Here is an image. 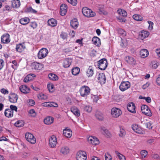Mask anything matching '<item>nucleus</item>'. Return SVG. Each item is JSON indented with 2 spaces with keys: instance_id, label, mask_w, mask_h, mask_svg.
<instances>
[{
  "instance_id": "1",
  "label": "nucleus",
  "mask_w": 160,
  "mask_h": 160,
  "mask_svg": "<svg viewBox=\"0 0 160 160\" xmlns=\"http://www.w3.org/2000/svg\"><path fill=\"white\" fill-rule=\"evenodd\" d=\"M82 12L85 16L88 18L94 17L95 15V13L94 12L87 7L83 8L82 9Z\"/></svg>"
},
{
  "instance_id": "2",
  "label": "nucleus",
  "mask_w": 160,
  "mask_h": 160,
  "mask_svg": "<svg viewBox=\"0 0 160 160\" xmlns=\"http://www.w3.org/2000/svg\"><path fill=\"white\" fill-rule=\"evenodd\" d=\"M90 89L89 88L86 86H84L81 88L79 92L81 95L83 97H86L90 93Z\"/></svg>"
},
{
  "instance_id": "3",
  "label": "nucleus",
  "mask_w": 160,
  "mask_h": 160,
  "mask_svg": "<svg viewBox=\"0 0 160 160\" xmlns=\"http://www.w3.org/2000/svg\"><path fill=\"white\" fill-rule=\"evenodd\" d=\"M107 66V61L105 58H103L98 62V68L101 70H104Z\"/></svg>"
},
{
  "instance_id": "4",
  "label": "nucleus",
  "mask_w": 160,
  "mask_h": 160,
  "mask_svg": "<svg viewBox=\"0 0 160 160\" xmlns=\"http://www.w3.org/2000/svg\"><path fill=\"white\" fill-rule=\"evenodd\" d=\"M25 137L26 140L32 144H34L36 142L35 138L31 133H26Z\"/></svg>"
},
{
  "instance_id": "5",
  "label": "nucleus",
  "mask_w": 160,
  "mask_h": 160,
  "mask_svg": "<svg viewBox=\"0 0 160 160\" xmlns=\"http://www.w3.org/2000/svg\"><path fill=\"white\" fill-rule=\"evenodd\" d=\"M48 50L46 48H42L40 50L38 53V57L39 59H42L45 58L48 53Z\"/></svg>"
},
{
  "instance_id": "6",
  "label": "nucleus",
  "mask_w": 160,
  "mask_h": 160,
  "mask_svg": "<svg viewBox=\"0 0 160 160\" xmlns=\"http://www.w3.org/2000/svg\"><path fill=\"white\" fill-rule=\"evenodd\" d=\"M130 87V83L128 81L122 82L119 86V89L122 91H124Z\"/></svg>"
},
{
  "instance_id": "7",
  "label": "nucleus",
  "mask_w": 160,
  "mask_h": 160,
  "mask_svg": "<svg viewBox=\"0 0 160 160\" xmlns=\"http://www.w3.org/2000/svg\"><path fill=\"white\" fill-rule=\"evenodd\" d=\"M111 113L113 117L117 118L121 114L122 112L119 109L113 108L111 110Z\"/></svg>"
},
{
  "instance_id": "8",
  "label": "nucleus",
  "mask_w": 160,
  "mask_h": 160,
  "mask_svg": "<svg viewBox=\"0 0 160 160\" xmlns=\"http://www.w3.org/2000/svg\"><path fill=\"white\" fill-rule=\"evenodd\" d=\"M86 153L82 151H79L78 152L77 155V160H86L87 159Z\"/></svg>"
},
{
  "instance_id": "9",
  "label": "nucleus",
  "mask_w": 160,
  "mask_h": 160,
  "mask_svg": "<svg viewBox=\"0 0 160 160\" xmlns=\"http://www.w3.org/2000/svg\"><path fill=\"white\" fill-rule=\"evenodd\" d=\"M142 112L148 116H150L152 115L151 111L149 108L146 105H143L141 107Z\"/></svg>"
},
{
  "instance_id": "10",
  "label": "nucleus",
  "mask_w": 160,
  "mask_h": 160,
  "mask_svg": "<svg viewBox=\"0 0 160 160\" xmlns=\"http://www.w3.org/2000/svg\"><path fill=\"white\" fill-rule=\"evenodd\" d=\"M9 101L11 103H15L17 102L18 95L14 93H11L8 96Z\"/></svg>"
},
{
  "instance_id": "11",
  "label": "nucleus",
  "mask_w": 160,
  "mask_h": 160,
  "mask_svg": "<svg viewBox=\"0 0 160 160\" xmlns=\"http://www.w3.org/2000/svg\"><path fill=\"white\" fill-rule=\"evenodd\" d=\"M1 42L3 43H8L10 42V35L8 33L3 35L1 37Z\"/></svg>"
},
{
  "instance_id": "12",
  "label": "nucleus",
  "mask_w": 160,
  "mask_h": 160,
  "mask_svg": "<svg viewBox=\"0 0 160 160\" xmlns=\"http://www.w3.org/2000/svg\"><path fill=\"white\" fill-rule=\"evenodd\" d=\"M57 143V138L54 135L52 136L49 139V145L52 148L54 147Z\"/></svg>"
},
{
  "instance_id": "13",
  "label": "nucleus",
  "mask_w": 160,
  "mask_h": 160,
  "mask_svg": "<svg viewBox=\"0 0 160 160\" xmlns=\"http://www.w3.org/2000/svg\"><path fill=\"white\" fill-rule=\"evenodd\" d=\"M68 9L67 5L65 4H62L60 6V14L62 16H64L66 15Z\"/></svg>"
},
{
  "instance_id": "14",
  "label": "nucleus",
  "mask_w": 160,
  "mask_h": 160,
  "mask_svg": "<svg viewBox=\"0 0 160 160\" xmlns=\"http://www.w3.org/2000/svg\"><path fill=\"white\" fill-rule=\"evenodd\" d=\"M88 139V142L93 145H96L99 143V140L97 138L93 137H89Z\"/></svg>"
},
{
  "instance_id": "15",
  "label": "nucleus",
  "mask_w": 160,
  "mask_h": 160,
  "mask_svg": "<svg viewBox=\"0 0 160 160\" xmlns=\"http://www.w3.org/2000/svg\"><path fill=\"white\" fill-rule=\"evenodd\" d=\"M98 81L101 84H104L105 83L106 77L105 74L103 73H100L98 77Z\"/></svg>"
},
{
  "instance_id": "16",
  "label": "nucleus",
  "mask_w": 160,
  "mask_h": 160,
  "mask_svg": "<svg viewBox=\"0 0 160 160\" xmlns=\"http://www.w3.org/2000/svg\"><path fill=\"white\" fill-rule=\"evenodd\" d=\"M127 109L130 112L132 113H136L135 107L133 102L129 103L127 106Z\"/></svg>"
},
{
  "instance_id": "17",
  "label": "nucleus",
  "mask_w": 160,
  "mask_h": 160,
  "mask_svg": "<svg viewBox=\"0 0 160 160\" xmlns=\"http://www.w3.org/2000/svg\"><path fill=\"white\" fill-rule=\"evenodd\" d=\"M149 34V32L143 30L139 32V37L142 40H143L148 37Z\"/></svg>"
},
{
  "instance_id": "18",
  "label": "nucleus",
  "mask_w": 160,
  "mask_h": 160,
  "mask_svg": "<svg viewBox=\"0 0 160 160\" xmlns=\"http://www.w3.org/2000/svg\"><path fill=\"white\" fill-rule=\"evenodd\" d=\"M100 131L101 133L107 137H109L111 136L110 133L108 130L104 127H101Z\"/></svg>"
},
{
  "instance_id": "19",
  "label": "nucleus",
  "mask_w": 160,
  "mask_h": 160,
  "mask_svg": "<svg viewBox=\"0 0 160 160\" xmlns=\"http://www.w3.org/2000/svg\"><path fill=\"white\" fill-rule=\"evenodd\" d=\"M19 89L20 91L24 93H29L30 91L29 88H28L26 85H22L19 87Z\"/></svg>"
},
{
  "instance_id": "20",
  "label": "nucleus",
  "mask_w": 160,
  "mask_h": 160,
  "mask_svg": "<svg viewBox=\"0 0 160 160\" xmlns=\"http://www.w3.org/2000/svg\"><path fill=\"white\" fill-rule=\"evenodd\" d=\"M72 131L70 129L66 128L63 130V134L64 136L67 138H70L72 136Z\"/></svg>"
},
{
  "instance_id": "21",
  "label": "nucleus",
  "mask_w": 160,
  "mask_h": 160,
  "mask_svg": "<svg viewBox=\"0 0 160 160\" xmlns=\"http://www.w3.org/2000/svg\"><path fill=\"white\" fill-rule=\"evenodd\" d=\"M132 128L135 132L138 133L140 134L142 132L141 128L137 124L132 125Z\"/></svg>"
},
{
  "instance_id": "22",
  "label": "nucleus",
  "mask_w": 160,
  "mask_h": 160,
  "mask_svg": "<svg viewBox=\"0 0 160 160\" xmlns=\"http://www.w3.org/2000/svg\"><path fill=\"white\" fill-rule=\"evenodd\" d=\"M13 111L10 109H7L4 112L5 116L8 118H11L13 116Z\"/></svg>"
},
{
  "instance_id": "23",
  "label": "nucleus",
  "mask_w": 160,
  "mask_h": 160,
  "mask_svg": "<svg viewBox=\"0 0 160 160\" xmlns=\"http://www.w3.org/2000/svg\"><path fill=\"white\" fill-rule=\"evenodd\" d=\"M60 152L62 155H66L69 152V149L67 146H63L61 148Z\"/></svg>"
},
{
  "instance_id": "24",
  "label": "nucleus",
  "mask_w": 160,
  "mask_h": 160,
  "mask_svg": "<svg viewBox=\"0 0 160 160\" xmlns=\"http://www.w3.org/2000/svg\"><path fill=\"white\" fill-rule=\"evenodd\" d=\"M31 67L32 69L38 70L41 69L42 68V65L40 63L35 62L32 64Z\"/></svg>"
},
{
  "instance_id": "25",
  "label": "nucleus",
  "mask_w": 160,
  "mask_h": 160,
  "mask_svg": "<svg viewBox=\"0 0 160 160\" xmlns=\"http://www.w3.org/2000/svg\"><path fill=\"white\" fill-rule=\"evenodd\" d=\"M25 48L24 43L19 44L17 45L16 49L17 51L21 52L24 50Z\"/></svg>"
},
{
  "instance_id": "26",
  "label": "nucleus",
  "mask_w": 160,
  "mask_h": 160,
  "mask_svg": "<svg viewBox=\"0 0 160 160\" xmlns=\"http://www.w3.org/2000/svg\"><path fill=\"white\" fill-rule=\"evenodd\" d=\"M53 120L54 118L52 117H48L44 120V122L46 124L50 125L53 122Z\"/></svg>"
},
{
  "instance_id": "27",
  "label": "nucleus",
  "mask_w": 160,
  "mask_h": 160,
  "mask_svg": "<svg viewBox=\"0 0 160 160\" xmlns=\"http://www.w3.org/2000/svg\"><path fill=\"white\" fill-rule=\"evenodd\" d=\"M125 60L128 63L130 64H135V63L134 58L132 57L129 56L126 57Z\"/></svg>"
},
{
  "instance_id": "28",
  "label": "nucleus",
  "mask_w": 160,
  "mask_h": 160,
  "mask_svg": "<svg viewBox=\"0 0 160 160\" xmlns=\"http://www.w3.org/2000/svg\"><path fill=\"white\" fill-rule=\"evenodd\" d=\"M140 55L142 58H145L148 56L149 55V52L147 50L143 49L140 51Z\"/></svg>"
},
{
  "instance_id": "29",
  "label": "nucleus",
  "mask_w": 160,
  "mask_h": 160,
  "mask_svg": "<svg viewBox=\"0 0 160 160\" xmlns=\"http://www.w3.org/2000/svg\"><path fill=\"white\" fill-rule=\"evenodd\" d=\"M35 76L33 74H29L27 75L24 78L23 81L24 82H28L29 81L32 80L33 77H35Z\"/></svg>"
},
{
  "instance_id": "30",
  "label": "nucleus",
  "mask_w": 160,
  "mask_h": 160,
  "mask_svg": "<svg viewBox=\"0 0 160 160\" xmlns=\"http://www.w3.org/2000/svg\"><path fill=\"white\" fill-rule=\"evenodd\" d=\"M70 25L73 28L75 29L77 28L78 25V23L77 19L74 18L71 20L70 22Z\"/></svg>"
},
{
  "instance_id": "31",
  "label": "nucleus",
  "mask_w": 160,
  "mask_h": 160,
  "mask_svg": "<svg viewBox=\"0 0 160 160\" xmlns=\"http://www.w3.org/2000/svg\"><path fill=\"white\" fill-rule=\"evenodd\" d=\"M71 110L76 116L78 117L80 116L79 111L77 108L75 107H72L71 108Z\"/></svg>"
},
{
  "instance_id": "32",
  "label": "nucleus",
  "mask_w": 160,
  "mask_h": 160,
  "mask_svg": "<svg viewBox=\"0 0 160 160\" xmlns=\"http://www.w3.org/2000/svg\"><path fill=\"white\" fill-rule=\"evenodd\" d=\"M48 23L49 25L55 27L57 24V21L53 18H51L48 20Z\"/></svg>"
},
{
  "instance_id": "33",
  "label": "nucleus",
  "mask_w": 160,
  "mask_h": 160,
  "mask_svg": "<svg viewBox=\"0 0 160 160\" xmlns=\"http://www.w3.org/2000/svg\"><path fill=\"white\" fill-rule=\"evenodd\" d=\"M93 43L97 46H99L100 45V39L98 37H94L92 39Z\"/></svg>"
},
{
  "instance_id": "34",
  "label": "nucleus",
  "mask_w": 160,
  "mask_h": 160,
  "mask_svg": "<svg viewBox=\"0 0 160 160\" xmlns=\"http://www.w3.org/2000/svg\"><path fill=\"white\" fill-rule=\"evenodd\" d=\"M93 70L91 67H89L86 72L87 76L88 77H92L93 74Z\"/></svg>"
},
{
  "instance_id": "35",
  "label": "nucleus",
  "mask_w": 160,
  "mask_h": 160,
  "mask_svg": "<svg viewBox=\"0 0 160 160\" xmlns=\"http://www.w3.org/2000/svg\"><path fill=\"white\" fill-rule=\"evenodd\" d=\"M48 77L50 79L53 81H57L58 79V77L56 75L53 73L49 74Z\"/></svg>"
},
{
  "instance_id": "36",
  "label": "nucleus",
  "mask_w": 160,
  "mask_h": 160,
  "mask_svg": "<svg viewBox=\"0 0 160 160\" xmlns=\"http://www.w3.org/2000/svg\"><path fill=\"white\" fill-rule=\"evenodd\" d=\"M30 19L28 18H24L21 19L19 22L22 25H26L29 22Z\"/></svg>"
},
{
  "instance_id": "37",
  "label": "nucleus",
  "mask_w": 160,
  "mask_h": 160,
  "mask_svg": "<svg viewBox=\"0 0 160 160\" xmlns=\"http://www.w3.org/2000/svg\"><path fill=\"white\" fill-rule=\"evenodd\" d=\"M118 14L123 17H126L127 15V12L124 10L119 9L117 11Z\"/></svg>"
},
{
  "instance_id": "38",
  "label": "nucleus",
  "mask_w": 160,
  "mask_h": 160,
  "mask_svg": "<svg viewBox=\"0 0 160 160\" xmlns=\"http://www.w3.org/2000/svg\"><path fill=\"white\" fill-rule=\"evenodd\" d=\"M71 60L69 59H65L63 63V66L64 68L68 67L71 64Z\"/></svg>"
},
{
  "instance_id": "39",
  "label": "nucleus",
  "mask_w": 160,
  "mask_h": 160,
  "mask_svg": "<svg viewBox=\"0 0 160 160\" xmlns=\"http://www.w3.org/2000/svg\"><path fill=\"white\" fill-rule=\"evenodd\" d=\"M20 5V2L19 0H14L12 2V6L14 8H18Z\"/></svg>"
},
{
  "instance_id": "40",
  "label": "nucleus",
  "mask_w": 160,
  "mask_h": 160,
  "mask_svg": "<svg viewBox=\"0 0 160 160\" xmlns=\"http://www.w3.org/2000/svg\"><path fill=\"white\" fill-rule=\"evenodd\" d=\"M80 72V69L78 67H76L72 69V73L73 75H76L79 74Z\"/></svg>"
},
{
  "instance_id": "41",
  "label": "nucleus",
  "mask_w": 160,
  "mask_h": 160,
  "mask_svg": "<svg viewBox=\"0 0 160 160\" xmlns=\"http://www.w3.org/2000/svg\"><path fill=\"white\" fill-rule=\"evenodd\" d=\"M132 18L134 20L137 21H141L142 19V16L137 14L134 15Z\"/></svg>"
},
{
  "instance_id": "42",
  "label": "nucleus",
  "mask_w": 160,
  "mask_h": 160,
  "mask_svg": "<svg viewBox=\"0 0 160 160\" xmlns=\"http://www.w3.org/2000/svg\"><path fill=\"white\" fill-rule=\"evenodd\" d=\"M115 153L118 156L119 160H126L125 157L117 151H115Z\"/></svg>"
},
{
  "instance_id": "43",
  "label": "nucleus",
  "mask_w": 160,
  "mask_h": 160,
  "mask_svg": "<svg viewBox=\"0 0 160 160\" xmlns=\"http://www.w3.org/2000/svg\"><path fill=\"white\" fill-rule=\"evenodd\" d=\"M48 88L49 92H52L54 91V86L52 84H48L47 85Z\"/></svg>"
},
{
  "instance_id": "44",
  "label": "nucleus",
  "mask_w": 160,
  "mask_h": 160,
  "mask_svg": "<svg viewBox=\"0 0 160 160\" xmlns=\"http://www.w3.org/2000/svg\"><path fill=\"white\" fill-rule=\"evenodd\" d=\"M126 132L123 128L121 127H120V133H119V136L121 137H122L125 135Z\"/></svg>"
},
{
  "instance_id": "45",
  "label": "nucleus",
  "mask_w": 160,
  "mask_h": 160,
  "mask_svg": "<svg viewBox=\"0 0 160 160\" xmlns=\"http://www.w3.org/2000/svg\"><path fill=\"white\" fill-rule=\"evenodd\" d=\"M96 118L100 120H102L103 119V114L102 113H98L96 114Z\"/></svg>"
},
{
  "instance_id": "46",
  "label": "nucleus",
  "mask_w": 160,
  "mask_h": 160,
  "mask_svg": "<svg viewBox=\"0 0 160 160\" xmlns=\"http://www.w3.org/2000/svg\"><path fill=\"white\" fill-rule=\"evenodd\" d=\"M15 126L18 127H20L23 126V122L22 121H17L15 123Z\"/></svg>"
},
{
  "instance_id": "47",
  "label": "nucleus",
  "mask_w": 160,
  "mask_h": 160,
  "mask_svg": "<svg viewBox=\"0 0 160 160\" xmlns=\"http://www.w3.org/2000/svg\"><path fill=\"white\" fill-rule=\"evenodd\" d=\"M141 155L142 158H145L148 154V152L145 150H142L141 152Z\"/></svg>"
},
{
  "instance_id": "48",
  "label": "nucleus",
  "mask_w": 160,
  "mask_h": 160,
  "mask_svg": "<svg viewBox=\"0 0 160 160\" xmlns=\"http://www.w3.org/2000/svg\"><path fill=\"white\" fill-rule=\"evenodd\" d=\"M29 26L30 27H31L34 29L37 27V23L35 22H32L30 23Z\"/></svg>"
},
{
  "instance_id": "49",
  "label": "nucleus",
  "mask_w": 160,
  "mask_h": 160,
  "mask_svg": "<svg viewBox=\"0 0 160 160\" xmlns=\"http://www.w3.org/2000/svg\"><path fill=\"white\" fill-rule=\"evenodd\" d=\"M145 125L147 128L149 129H152V124L149 122H148L145 123Z\"/></svg>"
},
{
  "instance_id": "50",
  "label": "nucleus",
  "mask_w": 160,
  "mask_h": 160,
  "mask_svg": "<svg viewBox=\"0 0 160 160\" xmlns=\"http://www.w3.org/2000/svg\"><path fill=\"white\" fill-rule=\"evenodd\" d=\"M27 11L28 12H31L32 13H36L37 12V11L33 9L32 7H29L27 8Z\"/></svg>"
},
{
  "instance_id": "51",
  "label": "nucleus",
  "mask_w": 160,
  "mask_h": 160,
  "mask_svg": "<svg viewBox=\"0 0 160 160\" xmlns=\"http://www.w3.org/2000/svg\"><path fill=\"white\" fill-rule=\"evenodd\" d=\"M51 102H45L44 103H42V105L44 107H51V105L50 104Z\"/></svg>"
},
{
  "instance_id": "52",
  "label": "nucleus",
  "mask_w": 160,
  "mask_h": 160,
  "mask_svg": "<svg viewBox=\"0 0 160 160\" xmlns=\"http://www.w3.org/2000/svg\"><path fill=\"white\" fill-rule=\"evenodd\" d=\"M28 105L30 106H32L34 105L35 102L32 99H30L28 101Z\"/></svg>"
},
{
  "instance_id": "53",
  "label": "nucleus",
  "mask_w": 160,
  "mask_h": 160,
  "mask_svg": "<svg viewBox=\"0 0 160 160\" xmlns=\"http://www.w3.org/2000/svg\"><path fill=\"white\" fill-rule=\"evenodd\" d=\"M84 109L87 112H89L91 111L92 108L89 106H86L85 107Z\"/></svg>"
},
{
  "instance_id": "54",
  "label": "nucleus",
  "mask_w": 160,
  "mask_h": 160,
  "mask_svg": "<svg viewBox=\"0 0 160 160\" xmlns=\"http://www.w3.org/2000/svg\"><path fill=\"white\" fill-rule=\"evenodd\" d=\"M0 92L4 94H7L9 93L8 91L5 88H2L0 90Z\"/></svg>"
},
{
  "instance_id": "55",
  "label": "nucleus",
  "mask_w": 160,
  "mask_h": 160,
  "mask_svg": "<svg viewBox=\"0 0 160 160\" xmlns=\"http://www.w3.org/2000/svg\"><path fill=\"white\" fill-rule=\"evenodd\" d=\"M118 32L119 34L121 35L122 36H126V33L125 31L122 29H120L118 30Z\"/></svg>"
},
{
  "instance_id": "56",
  "label": "nucleus",
  "mask_w": 160,
  "mask_h": 160,
  "mask_svg": "<svg viewBox=\"0 0 160 160\" xmlns=\"http://www.w3.org/2000/svg\"><path fill=\"white\" fill-rule=\"evenodd\" d=\"M29 113L32 114L31 116L33 117H35L36 115L35 110L33 109L30 110Z\"/></svg>"
},
{
  "instance_id": "57",
  "label": "nucleus",
  "mask_w": 160,
  "mask_h": 160,
  "mask_svg": "<svg viewBox=\"0 0 160 160\" xmlns=\"http://www.w3.org/2000/svg\"><path fill=\"white\" fill-rule=\"evenodd\" d=\"M61 38L63 39H66L67 36V34L65 32H62L60 35Z\"/></svg>"
},
{
  "instance_id": "58",
  "label": "nucleus",
  "mask_w": 160,
  "mask_h": 160,
  "mask_svg": "<svg viewBox=\"0 0 160 160\" xmlns=\"http://www.w3.org/2000/svg\"><path fill=\"white\" fill-rule=\"evenodd\" d=\"M105 160H112V157L109 154H105Z\"/></svg>"
},
{
  "instance_id": "59",
  "label": "nucleus",
  "mask_w": 160,
  "mask_h": 160,
  "mask_svg": "<svg viewBox=\"0 0 160 160\" xmlns=\"http://www.w3.org/2000/svg\"><path fill=\"white\" fill-rule=\"evenodd\" d=\"M68 2L72 4V5L75 6L76 5L77 2V0H70Z\"/></svg>"
},
{
  "instance_id": "60",
  "label": "nucleus",
  "mask_w": 160,
  "mask_h": 160,
  "mask_svg": "<svg viewBox=\"0 0 160 160\" xmlns=\"http://www.w3.org/2000/svg\"><path fill=\"white\" fill-rule=\"evenodd\" d=\"M10 109L12 110L13 111V110H15V111H17V107L13 105H11L10 106Z\"/></svg>"
},
{
  "instance_id": "61",
  "label": "nucleus",
  "mask_w": 160,
  "mask_h": 160,
  "mask_svg": "<svg viewBox=\"0 0 160 160\" xmlns=\"http://www.w3.org/2000/svg\"><path fill=\"white\" fill-rule=\"evenodd\" d=\"M39 98L41 99H47L48 97L46 95L42 94L39 95Z\"/></svg>"
},
{
  "instance_id": "62",
  "label": "nucleus",
  "mask_w": 160,
  "mask_h": 160,
  "mask_svg": "<svg viewBox=\"0 0 160 160\" xmlns=\"http://www.w3.org/2000/svg\"><path fill=\"white\" fill-rule=\"evenodd\" d=\"M148 23L149 24L148 28L150 30H152L153 29V26L152 25H153V23L152 22L148 21Z\"/></svg>"
},
{
  "instance_id": "63",
  "label": "nucleus",
  "mask_w": 160,
  "mask_h": 160,
  "mask_svg": "<svg viewBox=\"0 0 160 160\" xmlns=\"http://www.w3.org/2000/svg\"><path fill=\"white\" fill-rule=\"evenodd\" d=\"M4 64V61L2 59H0V70L3 67Z\"/></svg>"
},
{
  "instance_id": "64",
  "label": "nucleus",
  "mask_w": 160,
  "mask_h": 160,
  "mask_svg": "<svg viewBox=\"0 0 160 160\" xmlns=\"http://www.w3.org/2000/svg\"><path fill=\"white\" fill-rule=\"evenodd\" d=\"M156 82L158 85L160 86V75H158L157 77Z\"/></svg>"
}]
</instances>
